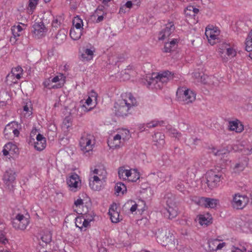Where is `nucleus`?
Returning a JSON list of instances; mask_svg holds the SVG:
<instances>
[{
  "label": "nucleus",
  "instance_id": "1",
  "mask_svg": "<svg viewBox=\"0 0 252 252\" xmlns=\"http://www.w3.org/2000/svg\"><path fill=\"white\" fill-rule=\"evenodd\" d=\"M121 99L116 101L114 106L115 114L118 116H126L130 113L131 109L138 105L136 98L130 93L121 95Z\"/></svg>",
  "mask_w": 252,
  "mask_h": 252
},
{
  "label": "nucleus",
  "instance_id": "2",
  "mask_svg": "<svg viewBox=\"0 0 252 252\" xmlns=\"http://www.w3.org/2000/svg\"><path fill=\"white\" fill-rule=\"evenodd\" d=\"M174 77V73L168 70L158 73H153L146 76L147 86L152 89H160L163 84L166 83Z\"/></svg>",
  "mask_w": 252,
  "mask_h": 252
},
{
  "label": "nucleus",
  "instance_id": "3",
  "mask_svg": "<svg viewBox=\"0 0 252 252\" xmlns=\"http://www.w3.org/2000/svg\"><path fill=\"white\" fill-rule=\"evenodd\" d=\"M178 101L184 104L192 103L196 99V94L186 87H180L176 92Z\"/></svg>",
  "mask_w": 252,
  "mask_h": 252
},
{
  "label": "nucleus",
  "instance_id": "4",
  "mask_svg": "<svg viewBox=\"0 0 252 252\" xmlns=\"http://www.w3.org/2000/svg\"><path fill=\"white\" fill-rule=\"evenodd\" d=\"M218 53L222 61L226 63L228 60L235 57L237 55L236 50L229 43L223 42L219 45Z\"/></svg>",
  "mask_w": 252,
  "mask_h": 252
},
{
  "label": "nucleus",
  "instance_id": "5",
  "mask_svg": "<svg viewBox=\"0 0 252 252\" xmlns=\"http://www.w3.org/2000/svg\"><path fill=\"white\" fill-rule=\"evenodd\" d=\"M79 144L84 153L92 151L95 144L94 136L90 134L83 133L80 139Z\"/></svg>",
  "mask_w": 252,
  "mask_h": 252
},
{
  "label": "nucleus",
  "instance_id": "6",
  "mask_svg": "<svg viewBox=\"0 0 252 252\" xmlns=\"http://www.w3.org/2000/svg\"><path fill=\"white\" fill-rule=\"evenodd\" d=\"M156 236L158 242L163 246L171 243L174 239L173 234L166 229H159L156 233Z\"/></svg>",
  "mask_w": 252,
  "mask_h": 252
},
{
  "label": "nucleus",
  "instance_id": "7",
  "mask_svg": "<svg viewBox=\"0 0 252 252\" xmlns=\"http://www.w3.org/2000/svg\"><path fill=\"white\" fill-rule=\"evenodd\" d=\"M248 202L249 198L247 196L237 193L232 195L231 204L233 208L241 210L246 206Z\"/></svg>",
  "mask_w": 252,
  "mask_h": 252
},
{
  "label": "nucleus",
  "instance_id": "8",
  "mask_svg": "<svg viewBox=\"0 0 252 252\" xmlns=\"http://www.w3.org/2000/svg\"><path fill=\"white\" fill-rule=\"evenodd\" d=\"M220 34V31L217 27L213 26H208L206 28L205 35L208 39L209 43L213 45L219 42V36Z\"/></svg>",
  "mask_w": 252,
  "mask_h": 252
},
{
  "label": "nucleus",
  "instance_id": "9",
  "mask_svg": "<svg viewBox=\"0 0 252 252\" xmlns=\"http://www.w3.org/2000/svg\"><path fill=\"white\" fill-rule=\"evenodd\" d=\"M30 223L28 218L25 217L24 215L18 214L16 217L13 219L12 224L13 227L16 229L25 230Z\"/></svg>",
  "mask_w": 252,
  "mask_h": 252
},
{
  "label": "nucleus",
  "instance_id": "10",
  "mask_svg": "<svg viewBox=\"0 0 252 252\" xmlns=\"http://www.w3.org/2000/svg\"><path fill=\"white\" fill-rule=\"evenodd\" d=\"M3 181L6 188L10 191L13 190L16 183V173L11 169L5 171L3 175Z\"/></svg>",
  "mask_w": 252,
  "mask_h": 252
},
{
  "label": "nucleus",
  "instance_id": "11",
  "mask_svg": "<svg viewBox=\"0 0 252 252\" xmlns=\"http://www.w3.org/2000/svg\"><path fill=\"white\" fill-rule=\"evenodd\" d=\"M23 70L19 66L12 68L11 72L9 73L6 78V82L9 85L16 84L23 75Z\"/></svg>",
  "mask_w": 252,
  "mask_h": 252
},
{
  "label": "nucleus",
  "instance_id": "12",
  "mask_svg": "<svg viewBox=\"0 0 252 252\" xmlns=\"http://www.w3.org/2000/svg\"><path fill=\"white\" fill-rule=\"evenodd\" d=\"M221 175L217 174L213 171H208L206 174L207 183L208 186L211 189L217 188L219 186L220 181Z\"/></svg>",
  "mask_w": 252,
  "mask_h": 252
},
{
  "label": "nucleus",
  "instance_id": "13",
  "mask_svg": "<svg viewBox=\"0 0 252 252\" xmlns=\"http://www.w3.org/2000/svg\"><path fill=\"white\" fill-rule=\"evenodd\" d=\"M95 48L90 45V47L88 46L83 47L79 50L80 59L82 62H89L93 59Z\"/></svg>",
  "mask_w": 252,
  "mask_h": 252
},
{
  "label": "nucleus",
  "instance_id": "14",
  "mask_svg": "<svg viewBox=\"0 0 252 252\" xmlns=\"http://www.w3.org/2000/svg\"><path fill=\"white\" fill-rule=\"evenodd\" d=\"M19 125L17 122H12L7 124L4 129L3 133L6 138H9L12 133L15 136H18L19 131L18 130Z\"/></svg>",
  "mask_w": 252,
  "mask_h": 252
},
{
  "label": "nucleus",
  "instance_id": "15",
  "mask_svg": "<svg viewBox=\"0 0 252 252\" xmlns=\"http://www.w3.org/2000/svg\"><path fill=\"white\" fill-rule=\"evenodd\" d=\"M47 32L43 22H35L32 26V32L36 38H40L43 36Z\"/></svg>",
  "mask_w": 252,
  "mask_h": 252
},
{
  "label": "nucleus",
  "instance_id": "16",
  "mask_svg": "<svg viewBox=\"0 0 252 252\" xmlns=\"http://www.w3.org/2000/svg\"><path fill=\"white\" fill-rule=\"evenodd\" d=\"M175 30L173 22H170L166 24L158 33V40H164L169 37Z\"/></svg>",
  "mask_w": 252,
  "mask_h": 252
},
{
  "label": "nucleus",
  "instance_id": "17",
  "mask_svg": "<svg viewBox=\"0 0 252 252\" xmlns=\"http://www.w3.org/2000/svg\"><path fill=\"white\" fill-rule=\"evenodd\" d=\"M67 184L70 188V189L76 191L81 186V181L79 176L73 173L71 174L66 180Z\"/></svg>",
  "mask_w": 252,
  "mask_h": 252
},
{
  "label": "nucleus",
  "instance_id": "18",
  "mask_svg": "<svg viewBox=\"0 0 252 252\" xmlns=\"http://www.w3.org/2000/svg\"><path fill=\"white\" fill-rule=\"evenodd\" d=\"M93 220V218L92 217H91L90 218H88L87 216L86 217L84 216H79L76 219L75 225L81 230H86V228L90 225V222Z\"/></svg>",
  "mask_w": 252,
  "mask_h": 252
},
{
  "label": "nucleus",
  "instance_id": "19",
  "mask_svg": "<svg viewBox=\"0 0 252 252\" xmlns=\"http://www.w3.org/2000/svg\"><path fill=\"white\" fill-rule=\"evenodd\" d=\"M166 209L169 214V218L172 219L175 218L178 215V208L173 200L168 199L166 200Z\"/></svg>",
  "mask_w": 252,
  "mask_h": 252
},
{
  "label": "nucleus",
  "instance_id": "20",
  "mask_svg": "<svg viewBox=\"0 0 252 252\" xmlns=\"http://www.w3.org/2000/svg\"><path fill=\"white\" fill-rule=\"evenodd\" d=\"M104 180L100 179L97 175L90 176L89 178V186L94 190H99L102 188Z\"/></svg>",
  "mask_w": 252,
  "mask_h": 252
},
{
  "label": "nucleus",
  "instance_id": "21",
  "mask_svg": "<svg viewBox=\"0 0 252 252\" xmlns=\"http://www.w3.org/2000/svg\"><path fill=\"white\" fill-rule=\"evenodd\" d=\"M2 153L4 156L9 155L12 157L15 154H18L19 149L16 145L12 142H8L3 147Z\"/></svg>",
  "mask_w": 252,
  "mask_h": 252
},
{
  "label": "nucleus",
  "instance_id": "22",
  "mask_svg": "<svg viewBox=\"0 0 252 252\" xmlns=\"http://www.w3.org/2000/svg\"><path fill=\"white\" fill-rule=\"evenodd\" d=\"M23 28L20 25H14L11 28V31L12 33V36L10 38V42L12 44L16 43L18 40L17 37H19L22 34Z\"/></svg>",
  "mask_w": 252,
  "mask_h": 252
},
{
  "label": "nucleus",
  "instance_id": "23",
  "mask_svg": "<svg viewBox=\"0 0 252 252\" xmlns=\"http://www.w3.org/2000/svg\"><path fill=\"white\" fill-rule=\"evenodd\" d=\"M109 215L110 218L113 223H117L122 220L120 218L119 212L117 210V206L116 203L112 204L109 208Z\"/></svg>",
  "mask_w": 252,
  "mask_h": 252
},
{
  "label": "nucleus",
  "instance_id": "24",
  "mask_svg": "<svg viewBox=\"0 0 252 252\" xmlns=\"http://www.w3.org/2000/svg\"><path fill=\"white\" fill-rule=\"evenodd\" d=\"M220 240L218 239H212L208 241L209 250L214 252L217 250H221L226 245L224 242L220 243Z\"/></svg>",
  "mask_w": 252,
  "mask_h": 252
},
{
  "label": "nucleus",
  "instance_id": "25",
  "mask_svg": "<svg viewBox=\"0 0 252 252\" xmlns=\"http://www.w3.org/2000/svg\"><path fill=\"white\" fill-rule=\"evenodd\" d=\"M46 146V138L41 134H38L36 136V141L34 143V148L37 151H41Z\"/></svg>",
  "mask_w": 252,
  "mask_h": 252
},
{
  "label": "nucleus",
  "instance_id": "26",
  "mask_svg": "<svg viewBox=\"0 0 252 252\" xmlns=\"http://www.w3.org/2000/svg\"><path fill=\"white\" fill-rule=\"evenodd\" d=\"M228 129L238 133L241 132L244 130V126L239 120H236L229 122Z\"/></svg>",
  "mask_w": 252,
  "mask_h": 252
},
{
  "label": "nucleus",
  "instance_id": "27",
  "mask_svg": "<svg viewBox=\"0 0 252 252\" xmlns=\"http://www.w3.org/2000/svg\"><path fill=\"white\" fill-rule=\"evenodd\" d=\"M121 143L122 140L117 134L114 136L109 137L107 141L108 145L112 149L119 147Z\"/></svg>",
  "mask_w": 252,
  "mask_h": 252
},
{
  "label": "nucleus",
  "instance_id": "28",
  "mask_svg": "<svg viewBox=\"0 0 252 252\" xmlns=\"http://www.w3.org/2000/svg\"><path fill=\"white\" fill-rule=\"evenodd\" d=\"M179 40L172 39L171 41L165 43L163 51L165 53H169L174 51L177 46Z\"/></svg>",
  "mask_w": 252,
  "mask_h": 252
},
{
  "label": "nucleus",
  "instance_id": "29",
  "mask_svg": "<svg viewBox=\"0 0 252 252\" xmlns=\"http://www.w3.org/2000/svg\"><path fill=\"white\" fill-rule=\"evenodd\" d=\"M164 138V135L160 132H158L155 134L154 136H153V140L155 142V144L158 148L163 147L164 144H165Z\"/></svg>",
  "mask_w": 252,
  "mask_h": 252
},
{
  "label": "nucleus",
  "instance_id": "30",
  "mask_svg": "<svg viewBox=\"0 0 252 252\" xmlns=\"http://www.w3.org/2000/svg\"><path fill=\"white\" fill-rule=\"evenodd\" d=\"M202 201L206 207L211 208L216 207L219 203L218 199L205 197L202 198Z\"/></svg>",
  "mask_w": 252,
  "mask_h": 252
},
{
  "label": "nucleus",
  "instance_id": "31",
  "mask_svg": "<svg viewBox=\"0 0 252 252\" xmlns=\"http://www.w3.org/2000/svg\"><path fill=\"white\" fill-rule=\"evenodd\" d=\"M51 81V77L45 79L42 83V85L44 86V87L49 90L56 89L62 87V85L61 84L60 82L58 84L53 85V83H54L52 82V81Z\"/></svg>",
  "mask_w": 252,
  "mask_h": 252
},
{
  "label": "nucleus",
  "instance_id": "32",
  "mask_svg": "<svg viewBox=\"0 0 252 252\" xmlns=\"http://www.w3.org/2000/svg\"><path fill=\"white\" fill-rule=\"evenodd\" d=\"M93 175H97L98 178L105 180L106 176V171L104 168H96L91 172L90 176H93Z\"/></svg>",
  "mask_w": 252,
  "mask_h": 252
},
{
  "label": "nucleus",
  "instance_id": "33",
  "mask_svg": "<svg viewBox=\"0 0 252 252\" xmlns=\"http://www.w3.org/2000/svg\"><path fill=\"white\" fill-rule=\"evenodd\" d=\"M202 79L203 78V80L202 82L205 84H208L210 86H215L217 85V79L216 77L212 76H207L206 75H204L203 77H201Z\"/></svg>",
  "mask_w": 252,
  "mask_h": 252
},
{
  "label": "nucleus",
  "instance_id": "34",
  "mask_svg": "<svg viewBox=\"0 0 252 252\" xmlns=\"http://www.w3.org/2000/svg\"><path fill=\"white\" fill-rule=\"evenodd\" d=\"M199 12V9L194 7L193 6L189 5L185 9V14L187 16L193 17L195 16Z\"/></svg>",
  "mask_w": 252,
  "mask_h": 252
},
{
  "label": "nucleus",
  "instance_id": "35",
  "mask_svg": "<svg viewBox=\"0 0 252 252\" xmlns=\"http://www.w3.org/2000/svg\"><path fill=\"white\" fill-rule=\"evenodd\" d=\"M82 30L71 28L70 30V36L71 38L74 40H78L80 38L82 34Z\"/></svg>",
  "mask_w": 252,
  "mask_h": 252
},
{
  "label": "nucleus",
  "instance_id": "36",
  "mask_svg": "<svg viewBox=\"0 0 252 252\" xmlns=\"http://www.w3.org/2000/svg\"><path fill=\"white\" fill-rule=\"evenodd\" d=\"M130 170H131L126 169L124 167L119 168L118 171L119 178L124 180H128Z\"/></svg>",
  "mask_w": 252,
  "mask_h": 252
},
{
  "label": "nucleus",
  "instance_id": "37",
  "mask_svg": "<svg viewBox=\"0 0 252 252\" xmlns=\"http://www.w3.org/2000/svg\"><path fill=\"white\" fill-rule=\"evenodd\" d=\"M198 220L200 225H208L212 223V218L208 215H200L198 216Z\"/></svg>",
  "mask_w": 252,
  "mask_h": 252
},
{
  "label": "nucleus",
  "instance_id": "38",
  "mask_svg": "<svg viewBox=\"0 0 252 252\" xmlns=\"http://www.w3.org/2000/svg\"><path fill=\"white\" fill-rule=\"evenodd\" d=\"M103 7L102 6H99L97 7L95 10V14L97 15V18L95 21L96 23H98L102 21L104 19V16H106V13L104 12L103 10Z\"/></svg>",
  "mask_w": 252,
  "mask_h": 252
},
{
  "label": "nucleus",
  "instance_id": "39",
  "mask_svg": "<svg viewBox=\"0 0 252 252\" xmlns=\"http://www.w3.org/2000/svg\"><path fill=\"white\" fill-rule=\"evenodd\" d=\"M245 44L246 50L249 52H251L252 51V30L246 39Z\"/></svg>",
  "mask_w": 252,
  "mask_h": 252
},
{
  "label": "nucleus",
  "instance_id": "40",
  "mask_svg": "<svg viewBox=\"0 0 252 252\" xmlns=\"http://www.w3.org/2000/svg\"><path fill=\"white\" fill-rule=\"evenodd\" d=\"M38 2V0H29V5L27 8L29 14H32L36 7Z\"/></svg>",
  "mask_w": 252,
  "mask_h": 252
},
{
  "label": "nucleus",
  "instance_id": "41",
  "mask_svg": "<svg viewBox=\"0 0 252 252\" xmlns=\"http://www.w3.org/2000/svg\"><path fill=\"white\" fill-rule=\"evenodd\" d=\"M166 129L170 136L178 139L181 136V133L178 132L176 129L171 127V126H167Z\"/></svg>",
  "mask_w": 252,
  "mask_h": 252
},
{
  "label": "nucleus",
  "instance_id": "42",
  "mask_svg": "<svg viewBox=\"0 0 252 252\" xmlns=\"http://www.w3.org/2000/svg\"><path fill=\"white\" fill-rule=\"evenodd\" d=\"M73 25L74 27L73 28H75V29H80L83 30V21L82 20L79 18L78 16H76L74 18L73 20Z\"/></svg>",
  "mask_w": 252,
  "mask_h": 252
},
{
  "label": "nucleus",
  "instance_id": "43",
  "mask_svg": "<svg viewBox=\"0 0 252 252\" xmlns=\"http://www.w3.org/2000/svg\"><path fill=\"white\" fill-rule=\"evenodd\" d=\"M51 77V79L52 82L54 83L62 82V85L64 84L65 81V76L63 73H58L57 75L52 77Z\"/></svg>",
  "mask_w": 252,
  "mask_h": 252
},
{
  "label": "nucleus",
  "instance_id": "44",
  "mask_svg": "<svg viewBox=\"0 0 252 252\" xmlns=\"http://www.w3.org/2000/svg\"><path fill=\"white\" fill-rule=\"evenodd\" d=\"M140 178L139 174L135 170H131L129 175L128 181L129 182H135Z\"/></svg>",
  "mask_w": 252,
  "mask_h": 252
},
{
  "label": "nucleus",
  "instance_id": "45",
  "mask_svg": "<svg viewBox=\"0 0 252 252\" xmlns=\"http://www.w3.org/2000/svg\"><path fill=\"white\" fill-rule=\"evenodd\" d=\"M164 124V121H158L157 120H154L152 121L151 122L148 123L146 124V126L148 128H154L158 126H160Z\"/></svg>",
  "mask_w": 252,
  "mask_h": 252
},
{
  "label": "nucleus",
  "instance_id": "46",
  "mask_svg": "<svg viewBox=\"0 0 252 252\" xmlns=\"http://www.w3.org/2000/svg\"><path fill=\"white\" fill-rule=\"evenodd\" d=\"M117 135L119 136L120 138L123 141H125L129 138V131L126 129H123L119 131Z\"/></svg>",
  "mask_w": 252,
  "mask_h": 252
},
{
  "label": "nucleus",
  "instance_id": "47",
  "mask_svg": "<svg viewBox=\"0 0 252 252\" xmlns=\"http://www.w3.org/2000/svg\"><path fill=\"white\" fill-rule=\"evenodd\" d=\"M115 191L118 193L123 194L126 190V186L121 182L117 183L115 187Z\"/></svg>",
  "mask_w": 252,
  "mask_h": 252
},
{
  "label": "nucleus",
  "instance_id": "48",
  "mask_svg": "<svg viewBox=\"0 0 252 252\" xmlns=\"http://www.w3.org/2000/svg\"><path fill=\"white\" fill-rule=\"evenodd\" d=\"M158 177H160L163 182H169L172 179V175L169 173L164 174L161 172H158Z\"/></svg>",
  "mask_w": 252,
  "mask_h": 252
},
{
  "label": "nucleus",
  "instance_id": "49",
  "mask_svg": "<svg viewBox=\"0 0 252 252\" xmlns=\"http://www.w3.org/2000/svg\"><path fill=\"white\" fill-rule=\"evenodd\" d=\"M66 38V35L63 31H60L56 36V42L58 44L62 43Z\"/></svg>",
  "mask_w": 252,
  "mask_h": 252
},
{
  "label": "nucleus",
  "instance_id": "50",
  "mask_svg": "<svg viewBox=\"0 0 252 252\" xmlns=\"http://www.w3.org/2000/svg\"><path fill=\"white\" fill-rule=\"evenodd\" d=\"M42 241L45 244L50 243L52 240V235L49 231H46L41 237Z\"/></svg>",
  "mask_w": 252,
  "mask_h": 252
},
{
  "label": "nucleus",
  "instance_id": "51",
  "mask_svg": "<svg viewBox=\"0 0 252 252\" xmlns=\"http://www.w3.org/2000/svg\"><path fill=\"white\" fill-rule=\"evenodd\" d=\"M83 200L81 198L77 199L76 201H75L74 205L76 209H74V210L77 213L79 214H82V213L80 211L78 210V208H80L81 207H82L83 206Z\"/></svg>",
  "mask_w": 252,
  "mask_h": 252
},
{
  "label": "nucleus",
  "instance_id": "52",
  "mask_svg": "<svg viewBox=\"0 0 252 252\" xmlns=\"http://www.w3.org/2000/svg\"><path fill=\"white\" fill-rule=\"evenodd\" d=\"M246 166L245 163L242 162L237 163L235 164L234 169L235 172H240L244 170Z\"/></svg>",
  "mask_w": 252,
  "mask_h": 252
},
{
  "label": "nucleus",
  "instance_id": "53",
  "mask_svg": "<svg viewBox=\"0 0 252 252\" xmlns=\"http://www.w3.org/2000/svg\"><path fill=\"white\" fill-rule=\"evenodd\" d=\"M129 204H131V207L130 208V212L132 213L135 212L137 209H138V204L136 203H134L132 201H128L126 205H128Z\"/></svg>",
  "mask_w": 252,
  "mask_h": 252
},
{
  "label": "nucleus",
  "instance_id": "54",
  "mask_svg": "<svg viewBox=\"0 0 252 252\" xmlns=\"http://www.w3.org/2000/svg\"><path fill=\"white\" fill-rule=\"evenodd\" d=\"M231 252H246L247 250L243 247L242 248H239L235 246H233L231 249Z\"/></svg>",
  "mask_w": 252,
  "mask_h": 252
},
{
  "label": "nucleus",
  "instance_id": "55",
  "mask_svg": "<svg viewBox=\"0 0 252 252\" xmlns=\"http://www.w3.org/2000/svg\"><path fill=\"white\" fill-rule=\"evenodd\" d=\"M177 183H178V184L176 185V188L181 192H183L184 191L185 187L183 184V181H178Z\"/></svg>",
  "mask_w": 252,
  "mask_h": 252
},
{
  "label": "nucleus",
  "instance_id": "56",
  "mask_svg": "<svg viewBox=\"0 0 252 252\" xmlns=\"http://www.w3.org/2000/svg\"><path fill=\"white\" fill-rule=\"evenodd\" d=\"M60 25V22L58 21L57 19H54L52 23V25L53 27L58 28Z\"/></svg>",
  "mask_w": 252,
  "mask_h": 252
},
{
  "label": "nucleus",
  "instance_id": "57",
  "mask_svg": "<svg viewBox=\"0 0 252 252\" xmlns=\"http://www.w3.org/2000/svg\"><path fill=\"white\" fill-rule=\"evenodd\" d=\"M127 8L125 7L124 5L121 6L119 10L120 13H125L126 12L128 11V10H127Z\"/></svg>",
  "mask_w": 252,
  "mask_h": 252
},
{
  "label": "nucleus",
  "instance_id": "58",
  "mask_svg": "<svg viewBox=\"0 0 252 252\" xmlns=\"http://www.w3.org/2000/svg\"><path fill=\"white\" fill-rule=\"evenodd\" d=\"M133 3H132V1L128 0L127 1L125 4H124L126 8L128 9V10L130 9L133 5Z\"/></svg>",
  "mask_w": 252,
  "mask_h": 252
},
{
  "label": "nucleus",
  "instance_id": "59",
  "mask_svg": "<svg viewBox=\"0 0 252 252\" xmlns=\"http://www.w3.org/2000/svg\"><path fill=\"white\" fill-rule=\"evenodd\" d=\"M7 241L4 235L1 233H0V243L5 244Z\"/></svg>",
  "mask_w": 252,
  "mask_h": 252
},
{
  "label": "nucleus",
  "instance_id": "60",
  "mask_svg": "<svg viewBox=\"0 0 252 252\" xmlns=\"http://www.w3.org/2000/svg\"><path fill=\"white\" fill-rule=\"evenodd\" d=\"M93 100L91 96H89L85 101V103L88 105L90 106L92 104Z\"/></svg>",
  "mask_w": 252,
  "mask_h": 252
},
{
  "label": "nucleus",
  "instance_id": "61",
  "mask_svg": "<svg viewBox=\"0 0 252 252\" xmlns=\"http://www.w3.org/2000/svg\"><path fill=\"white\" fill-rule=\"evenodd\" d=\"M130 1H132V3L133 4L136 5H139L141 3V0H129Z\"/></svg>",
  "mask_w": 252,
  "mask_h": 252
},
{
  "label": "nucleus",
  "instance_id": "62",
  "mask_svg": "<svg viewBox=\"0 0 252 252\" xmlns=\"http://www.w3.org/2000/svg\"><path fill=\"white\" fill-rule=\"evenodd\" d=\"M29 105H28V103H27L23 107L24 111L25 112H29L30 110Z\"/></svg>",
  "mask_w": 252,
  "mask_h": 252
},
{
  "label": "nucleus",
  "instance_id": "63",
  "mask_svg": "<svg viewBox=\"0 0 252 252\" xmlns=\"http://www.w3.org/2000/svg\"><path fill=\"white\" fill-rule=\"evenodd\" d=\"M82 108L84 110V111H86V112H88V111H90V110H92L93 107H90L89 109H87V108H86V107L84 105H83L82 106Z\"/></svg>",
  "mask_w": 252,
  "mask_h": 252
},
{
  "label": "nucleus",
  "instance_id": "64",
  "mask_svg": "<svg viewBox=\"0 0 252 252\" xmlns=\"http://www.w3.org/2000/svg\"><path fill=\"white\" fill-rule=\"evenodd\" d=\"M91 97H94L95 98V100H96V97H97V94L95 93L94 92L92 91V92Z\"/></svg>",
  "mask_w": 252,
  "mask_h": 252
}]
</instances>
